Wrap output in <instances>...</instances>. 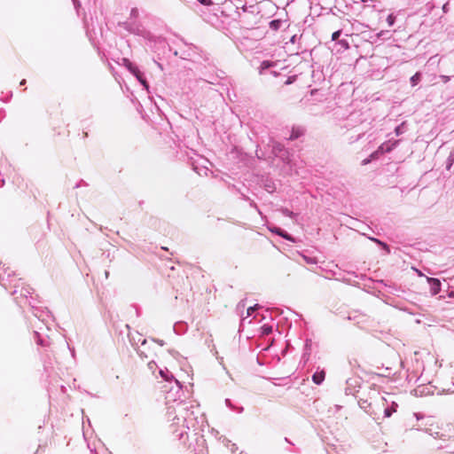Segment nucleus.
<instances>
[{
  "label": "nucleus",
  "mask_w": 454,
  "mask_h": 454,
  "mask_svg": "<svg viewBox=\"0 0 454 454\" xmlns=\"http://www.w3.org/2000/svg\"><path fill=\"white\" fill-rule=\"evenodd\" d=\"M177 397L173 393L166 395V416L171 434L182 444L186 445V440L189 438L188 432L192 430L194 435H199L204 430L207 421L198 405L177 401Z\"/></svg>",
  "instance_id": "1"
},
{
  "label": "nucleus",
  "mask_w": 454,
  "mask_h": 454,
  "mask_svg": "<svg viewBox=\"0 0 454 454\" xmlns=\"http://www.w3.org/2000/svg\"><path fill=\"white\" fill-rule=\"evenodd\" d=\"M160 374L161 378L168 382L171 387L170 389L167 392V395L170 393H173L176 395V397L178 396L180 398V392L182 391V385L181 383L175 379L173 374L166 368V369H160Z\"/></svg>",
  "instance_id": "2"
},
{
  "label": "nucleus",
  "mask_w": 454,
  "mask_h": 454,
  "mask_svg": "<svg viewBox=\"0 0 454 454\" xmlns=\"http://www.w3.org/2000/svg\"><path fill=\"white\" fill-rule=\"evenodd\" d=\"M122 27L128 32L139 36L145 37L147 35L146 30L137 21L127 20L122 23Z\"/></svg>",
  "instance_id": "3"
},
{
  "label": "nucleus",
  "mask_w": 454,
  "mask_h": 454,
  "mask_svg": "<svg viewBox=\"0 0 454 454\" xmlns=\"http://www.w3.org/2000/svg\"><path fill=\"white\" fill-rule=\"evenodd\" d=\"M382 399L387 404L390 403L389 406L384 408V417L390 418L392 414L396 411L398 404L395 401L389 400L387 398L383 397Z\"/></svg>",
  "instance_id": "4"
},
{
  "label": "nucleus",
  "mask_w": 454,
  "mask_h": 454,
  "mask_svg": "<svg viewBox=\"0 0 454 454\" xmlns=\"http://www.w3.org/2000/svg\"><path fill=\"white\" fill-rule=\"evenodd\" d=\"M427 283L430 286V292L432 295H436L441 291V281L438 278H427Z\"/></svg>",
  "instance_id": "5"
},
{
  "label": "nucleus",
  "mask_w": 454,
  "mask_h": 454,
  "mask_svg": "<svg viewBox=\"0 0 454 454\" xmlns=\"http://www.w3.org/2000/svg\"><path fill=\"white\" fill-rule=\"evenodd\" d=\"M122 64L134 76L139 74V72H141L138 67L132 63L129 59H122Z\"/></svg>",
  "instance_id": "6"
},
{
  "label": "nucleus",
  "mask_w": 454,
  "mask_h": 454,
  "mask_svg": "<svg viewBox=\"0 0 454 454\" xmlns=\"http://www.w3.org/2000/svg\"><path fill=\"white\" fill-rule=\"evenodd\" d=\"M400 140L387 141V143L382 144L379 147V151L381 153H390L393 149H395L399 145Z\"/></svg>",
  "instance_id": "7"
},
{
  "label": "nucleus",
  "mask_w": 454,
  "mask_h": 454,
  "mask_svg": "<svg viewBox=\"0 0 454 454\" xmlns=\"http://www.w3.org/2000/svg\"><path fill=\"white\" fill-rule=\"evenodd\" d=\"M195 440H196V444L198 445V448L192 447V444H189L187 446V448L189 450H191L192 451H193L195 454H203L205 440L202 438H200V439L197 438Z\"/></svg>",
  "instance_id": "8"
},
{
  "label": "nucleus",
  "mask_w": 454,
  "mask_h": 454,
  "mask_svg": "<svg viewBox=\"0 0 454 454\" xmlns=\"http://www.w3.org/2000/svg\"><path fill=\"white\" fill-rule=\"evenodd\" d=\"M325 378V370L317 371L312 375V381L316 385H321Z\"/></svg>",
  "instance_id": "9"
},
{
  "label": "nucleus",
  "mask_w": 454,
  "mask_h": 454,
  "mask_svg": "<svg viewBox=\"0 0 454 454\" xmlns=\"http://www.w3.org/2000/svg\"><path fill=\"white\" fill-rule=\"evenodd\" d=\"M346 384H347V387L345 389V393L346 395H353L354 394V391L349 387H356V386H358L359 384V380L358 379H356V378H351V379H348L346 380Z\"/></svg>",
  "instance_id": "10"
},
{
  "label": "nucleus",
  "mask_w": 454,
  "mask_h": 454,
  "mask_svg": "<svg viewBox=\"0 0 454 454\" xmlns=\"http://www.w3.org/2000/svg\"><path fill=\"white\" fill-rule=\"evenodd\" d=\"M304 134V129L298 127V128H293L291 134L288 137L289 140H295L301 137Z\"/></svg>",
  "instance_id": "11"
},
{
  "label": "nucleus",
  "mask_w": 454,
  "mask_h": 454,
  "mask_svg": "<svg viewBox=\"0 0 454 454\" xmlns=\"http://www.w3.org/2000/svg\"><path fill=\"white\" fill-rule=\"evenodd\" d=\"M225 404L226 406L231 410L232 411H235L237 413H242L243 411H244V408L242 406H238L236 404H234L231 399L229 398H226L225 399Z\"/></svg>",
  "instance_id": "12"
},
{
  "label": "nucleus",
  "mask_w": 454,
  "mask_h": 454,
  "mask_svg": "<svg viewBox=\"0 0 454 454\" xmlns=\"http://www.w3.org/2000/svg\"><path fill=\"white\" fill-rule=\"evenodd\" d=\"M276 65L275 62L273 61H270V60H263L261 65H260V67H259V74H262L263 72L272 67H274Z\"/></svg>",
  "instance_id": "13"
},
{
  "label": "nucleus",
  "mask_w": 454,
  "mask_h": 454,
  "mask_svg": "<svg viewBox=\"0 0 454 454\" xmlns=\"http://www.w3.org/2000/svg\"><path fill=\"white\" fill-rule=\"evenodd\" d=\"M137 78V80L140 82V84L144 87V89L149 92V84L144 75V73L143 72H139V74H137L135 76Z\"/></svg>",
  "instance_id": "14"
},
{
  "label": "nucleus",
  "mask_w": 454,
  "mask_h": 454,
  "mask_svg": "<svg viewBox=\"0 0 454 454\" xmlns=\"http://www.w3.org/2000/svg\"><path fill=\"white\" fill-rule=\"evenodd\" d=\"M422 79V74L420 72H416L410 79V82L411 87H415Z\"/></svg>",
  "instance_id": "15"
},
{
  "label": "nucleus",
  "mask_w": 454,
  "mask_h": 454,
  "mask_svg": "<svg viewBox=\"0 0 454 454\" xmlns=\"http://www.w3.org/2000/svg\"><path fill=\"white\" fill-rule=\"evenodd\" d=\"M263 188L270 193L274 192L276 190L274 182L269 179L265 180V182L263 183Z\"/></svg>",
  "instance_id": "16"
},
{
  "label": "nucleus",
  "mask_w": 454,
  "mask_h": 454,
  "mask_svg": "<svg viewBox=\"0 0 454 454\" xmlns=\"http://www.w3.org/2000/svg\"><path fill=\"white\" fill-rule=\"evenodd\" d=\"M311 346H312V340L310 339H306L305 344H304L303 357H307V359L309 358V356L310 355Z\"/></svg>",
  "instance_id": "17"
},
{
  "label": "nucleus",
  "mask_w": 454,
  "mask_h": 454,
  "mask_svg": "<svg viewBox=\"0 0 454 454\" xmlns=\"http://www.w3.org/2000/svg\"><path fill=\"white\" fill-rule=\"evenodd\" d=\"M192 167L193 170L200 176H207L208 172H210V170L206 167L199 168L194 164H192Z\"/></svg>",
  "instance_id": "18"
},
{
  "label": "nucleus",
  "mask_w": 454,
  "mask_h": 454,
  "mask_svg": "<svg viewBox=\"0 0 454 454\" xmlns=\"http://www.w3.org/2000/svg\"><path fill=\"white\" fill-rule=\"evenodd\" d=\"M34 335H35V341L38 345H41V346H48V341L43 340L42 337H41V334L38 331H35L34 332Z\"/></svg>",
  "instance_id": "19"
},
{
  "label": "nucleus",
  "mask_w": 454,
  "mask_h": 454,
  "mask_svg": "<svg viewBox=\"0 0 454 454\" xmlns=\"http://www.w3.org/2000/svg\"><path fill=\"white\" fill-rule=\"evenodd\" d=\"M282 20H273L270 22L269 27L271 30L277 31L281 27Z\"/></svg>",
  "instance_id": "20"
},
{
  "label": "nucleus",
  "mask_w": 454,
  "mask_h": 454,
  "mask_svg": "<svg viewBox=\"0 0 454 454\" xmlns=\"http://www.w3.org/2000/svg\"><path fill=\"white\" fill-rule=\"evenodd\" d=\"M138 16H139V11L137 8L134 7L130 10V13H129V17L128 20L137 21V19L138 18Z\"/></svg>",
  "instance_id": "21"
},
{
  "label": "nucleus",
  "mask_w": 454,
  "mask_h": 454,
  "mask_svg": "<svg viewBox=\"0 0 454 454\" xmlns=\"http://www.w3.org/2000/svg\"><path fill=\"white\" fill-rule=\"evenodd\" d=\"M454 164V151H451L446 160V169L450 170Z\"/></svg>",
  "instance_id": "22"
},
{
  "label": "nucleus",
  "mask_w": 454,
  "mask_h": 454,
  "mask_svg": "<svg viewBox=\"0 0 454 454\" xmlns=\"http://www.w3.org/2000/svg\"><path fill=\"white\" fill-rule=\"evenodd\" d=\"M278 236L293 243L295 242L294 238L284 230H282L280 233H278Z\"/></svg>",
  "instance_id": "23"
},
{
  "label": "nucleus",
  "mask_w": 454,
  "mask_h": 454,
  "mask_svg": "<svg viewBox=\"0 0 454 454\" xmlns=\"http://www.w3.org/2000/svg\"><path fill=\"white\" fill-rule=\"evenodd\" d=\"M372 241H374L375 243H377L378 245H380L384 250H386L387 253H390V248H389V246L380 240L379 239H376V238H372L371 239Z\"/></svg>",
  "instance_id": "24"
},
{
  "label": "nucleus",
  "mask_w": 454,
  "mask_h": 454,
  "mask_svg": "<svg viewBox=\"0 0 454 454\" xmlns=\"http://www.w3.org/2000/svg\"><path fill=\"white\" fill-rule=\"evenodd\" d=\"M229 187H230V188H231V189H233V190H235L238 193H239V194H240V199H241V200H245V201H249V200H251L248 196H247L246 194H244L243 192H241V191H240L239 188H237V187H236V185H234V184H230V185H229Z\"/></svg>",
  "instance_id": "25"
},
{
  "label": "nucleus",
  "mask_w": 454,
  "mask_h": 454,
  "mask_svg": "<svg viewBox=\"0 0 454 454\" xmlns=\"http://www.w3.org/2000/svg\"><path fill=\"white\" fill-rule=\"evenodd\" d=\"M272 325L265 324L261 327V333L262 335H269L272 333Z\"/></svg>",
  "instance_id": "26"
},
{
  "label": "nucleus",
  "mask_w": 454,
  "mask_h": 454,
  "mask_svg": "<svg viewBox=\"0 0 454 454\" xmlns=\"http://www.w3.org/2000/svg\"><path fill=\"white\" fill-rule=\"evenodd\" d=\"M279 211L282 213V215L290 218H295L296 216V214H294L293 211L289 210L286 207H281Z\"/></svg>",
  "instance_id": "27"
},
{
  "label": "nucleus",
  "mask_w": 454,
  "mask_h": 454,
  "mask_svg": "<svg viewBox=\"0 0 454 454\" xmlns=\"http://www.w3.org/2000/svg\"><path fill=\"white\" fill-rule=\"evenodd\" d=\"M405 132V122H402L395 129V133L396 136H400Z\"/></svg>",
  "instance_id": "28"
},
{
  "label": "nucleus",
  "mask_w": 454,
  "mask_h": 454,
  "mask_svg": "<svg viewBox=\"0 0 454 454\" xmlns=\"http://www.w3.org/2000/svg\"><path fill=\"white\" fill-rule=\"evenodd\" d=\"M395 20H396L395 16L393 13H390L387 17V23L388 24L389 27H392L395 24Z\"/></svg>",
  "instance_id": "29"
},
{
  "label": "nucleus",
  "mask_w": 454,
  "mask_h": 454,
  "mask_svg": "<svg viewBox=\"0 0 454 454\" xmlns=\"http://www.w3.org/2000/svg\"><path fill=\"white\" fill-rule=\"evenodd\" d=\"M260 308V305L259 304H254V306H251L249 307L247 309V317H248L249 316H251L254 310H256L257 309Z\"/></svg>",
  "instance_id": "30"
},
{
  "label": "nucleus",
  "mask_w": 454,
  "mask_h": 454,
  "mask_svg": "<svg viewBox=\"0 0 454 454\" xmlns=\"http://www.w3.org/2000/svg\"><path fill=\"white\" fill-rule=\"evenodd\" d=\"M52 363L51 361L49 362H46L44 361L43 362V368H44V371L46 373L50 374L51 373V369L52 368Z\"/></svg>",
  "instance_id": "31"
},
{
  "label": "nucleus",
  "mask_w": 454,
  "mask_h": 454,
  "mask_svg": "<svg viewBox=\"0 0 454 454\" xmlns=\"http://www.w3.org/2000/svg\"><path fill=\"white\" fill-rule=\"evenodd\" d=\"M248 203L252 208L255 209L257 211V213L262 215V212H261L260 208L258 207L257 204L253 200H250L248 201Z\"/></svg>",
  "instance_id": "32"
},
{
  "label": "nucleus",
  "mask_w": 454,
  "mask_h": 454,
  "mask_svg": "<svg viewBox=\"0 0 454 454\" xmlns=\"http://www.w3.org/2000/svg\"><path fill=\"white\" fill-rule=\"evenodd\" d=\"M268 229L270 232H272L278 236V233H280V231H282L281 228L277 227V226L268 227Z\"/></svg>",
  "instance_id": "33"
},
{
  "label": "nucleus",
  "mask_w": 454,
  "mask_h": 454,
  "mask_svg": "<svg viewBox=\"0 0 454 454\" xmlns=\"http://www.w3.org/2000/svg\"><path fill=\"white\" fill-rule=\"evenodd\" d=\"M338 43L345 50L348 49L349 47L348 41L345 39L340 40Z\"/></svg>",
  "instance_id": "34"
},
{
  "label": "nucleus",
  "mask_w": 454,
  "mask_h": 454,
  "mask_svg": "<svg viewBox=\"0 0 454 454\" xmlns=\"http://www.w3.org/2000/svg\"><path fill=\"white\" fill-rule=\"evenodd\" d=\"M341 35V30H337L332 35V41H337Z\"/></svg>",
  "instance_id": "35"
},
{
  "label": "nucleus",
  "mask_w": 454,
  "mask_h": 454,
  "mask_svg": "<svg viewBox=\"0 0 454 454\" xmlns=\"http://www.w3.org/2000/svg\"><path fill=\"white\" fill-rule=\"evenodd\" d=\"M197 2L204 6H209L213 4L212 0H197Z\"/></svg>",
  "instance_id": "36"
},
{
  "label": "nucleus",
  "mask_w": 454,
  "mask_h": 454,
  "mask_svg": "<svg viewBox=\"0 0 454 454\" xmlns=\"http://www.w3.org/2000/svg\"><path fill=\"white\" fill-rule=\"evenodd\" d=\"M20 294L25 296L26 298L28 297V295L31 294L30 290L28 288H22L20 291Z\"/></svg>",
  "instance_id": "37"
},
{
  "label": "nucleus",
  "mask_w": 454,
  "mask_h": 454,
  "mask_svg": "<svg viewBox=\"0 0 454 454\" xmlns=\"http://www.w3.org/2000/svg\"><path fill=\"white\" fill-rule=\"evenodd\" d=\"M440 79H441L444 83H447L448 82H450V76L442 74V75H440Z\"/></svg>",
  "instance_id": "38"
},
{
  "label": "nucleus",
  "mask_w": 454,
  "mask_h": 454,
  "mask_svg": "<svg viewBox=\"0 0 454 454\" xmlns=\"http://www.w3.org/2000/svg\"><path fill=\"white\" fill-rule=\"evenodd\" d=\"M245 306H246V304H245V301H244V300H242V301H240L239 302V304H238L237 308H238V309H240V308H241V309H244V308H245Z\"/></svg>",
  "instance_id": "39"
},
{
  "label": "nucleus",
  "mask_w": 454,
  "mask_h": 454,
  "mask_svg": "<svg viewBox=\"0 0 454 454\" xmlns=\"http://www.w3.org/2000/svg\"><path fill=\"white\" fill-rule=\"evenodd\" d=\"M230 449H231V452H235V451H237V450H238V446H237L235 443H231V448H230Z\"/></svg>",
  "instance_id": "40"
},
{
  "label": "nucleus",
  "mask_w": 454,
  "mask_h": 454,
  "mask_svg": "<svg viewBox=\"0 0 454 454\" xmlns=\"http://www.w3.org/2000/svg\"><path fill=\"white\" fill-rule=\"evenodd\" d=\"M137 354L139 355L140 357H147V356L145 354L144 351L140 350V349H137Z\"/></svg>",
  "instance_id": "41"
},
{
  "label": "nucleus",
  "mask_w": 454,
  "mask_h": 454,
  "mask_svg": "<svg viewBox=\"0 0 454 454\" xmlns=\"http://www.w3.org/2000/svg\"><path fill=\"white\" fill-rule=\"evenodd\" d=\"M153 340L157 342L160 346H164L165 345V341L162 340H155V339H153Z\"/></svg>",
  "instance_id": "42"
},
{
  "label": "nucleus",
  "mask_w": 454,
  "mask_h": 454,
  "mask_svg": "<svg viewBox=\"0 0 454 454\" xmlns=\"http://www.w3.org/2000/svg\"><path fill=\"white\" fill-rule=\"evenodd\" d=\"M448 5H449V3H446V4H443V6H442V11H443V12H444V13H447V12H448V10H449V9H448Z\"/></svg>",
  "instance_id": "43"
},
{
  "label": "nucleus",
  "mask_w": 454,
  "mask_h": 454,
  "mask_svg": "<svg viewBox=\"0 0 454 454\" xmlns=\"http://www.w3.org/2000/svg\"><path fill=\"white\" fill-rule=\"evenodd\" d=\"M68 348H69V350H70V352H71L72 356H73V357H74V356H75V350H74V348H71V347L68 345Z\"/></svg>",
  "instance_id": "44"
},
{
  "label": "nucleus",
  "mask_w": 454,
  "mask_h": 454,
  "mask_svg": "<svg viewBox=\"0 0 454 454\" xmlns=\"http://www.w3.org/2000/svg\"><path fill=\"white\" fill-rule=\"evenodd\" d=\"M294 77H288V79L286 82V84H291L293 82Z\"/></svg>",
  "instance_id": "45"
},
{
  "label": "nucleus",
  "mask_w": 454,
  "mask_h": 454,
  "mask_svg": "<svg viewBox=\"0 0 454 454\" xmlns=\"http://www.w3.org/2000/svg\"><path fill=\"white\" fill-rule=\"evenodd\" d=\"M73 1V4L75 7H77L78 5H80V3H79V0H72Z\"/></svg>",
  "instance_id": "46"
},
{
  "label": "nucleus",
  "mask_w": 454,
  "mask_h": 454,
  "mask_svg": "<svg viewBox=\"0 0 454 454\" xmlns=\"http://www.w3.org/2000/svg\"><path fill=\"white\" fill-rule=\"evenodd\" d=\"M385 33H386L385 31H380V32L377 35V36H378V37H381Z\"/></svg>",
  "instance_id": "47"
},
{
  "label": "nucleus",
  "mask_w": 454,
  "mask_h": 454,
  "mask_svg": "<svg viewBox=\"0 0 454 454\" xmlns=\"http://www.w3.org/2000/svg\"><path fill=\"white\" fill-rule=\"evenodd\" d=\"M370 162V159H365L363 160V165H365Z\"/></svg>",
  "instance_id": "48"
},
{
  "label": "nucleus",
  "mask_w": 454,
  "mask_h": 454,
  "mask_svg": "<svg viewBox=\"0 0 454 454\" xmlns=\"http://www.w3.org/2000/svg\"><path fill=\"white\" fill-rule=\"evenodd\" d=\"M4 184V179L0 178V187H2Z\"/></svg>",
  "instance_id": "49"
},
{
  "label": "nucleus",
  "mask_w": 454,
  "mask_h": 454,
  "mask_svg": "<svg viewBox=\"0 0 454 454\" xmlns=\"http://www.w3.org/2000/svg\"><path fill=\"white\" fill-rule=\"evenodd\" d=\"M138 341H141V345H145L146 343L145 339H143L142 340L139 339Z\"/></svg>",
  "instance_id": "50"
},
{
  "label": "nucleus",
  "mask_w": 454,
  "mask_h": 454,
  "mask_svg": "<svg viewBox=\"0 0 454 454\" xmlns=\"http://www.w3.org/2000/svg\"><path fill=\"white\" fill-rule=\"evenodd\" d=\"M25 84H26V80H25V79H23V80L20 82V86H23V85H25Z\"/></svg>",
  "instance_id": "51"
},
{
  "label": "nucleus",
  "mask_w": 454,
  "mask_h": 454,
  "mask_svg": "<svg viewBox=\"0 0 454 454\" xmlns=\"http://www.w3.org/2000/svg\"><path fill=\"white\" fill-rule=\"evenodd\" d=\"M295 39H296V35H293L292 38H291V42L292 43H294L295 42Z\"/></svg>",
  "instance_id": "52"
},
{
  "label": "nucleus",
  "mask_w": 454,
  "mask_h": 454,
  "mask_svg": "<svg viewBox=\"0 0 454 454\" xmlns=\"http://www.w3.org/2000/svg\"><path fill=\"white\" fill-rule=\"evenodd\" d=\"M153 364H154V362H150V363L148 364V365H149V367H150L151 369L153 368Z\"/></svg>",
  "instance_id": "53"
},
{
  "label": "nucleus",
  "mask_w": 454,
  "mask_h": 454,
  "mask_svg": "<svg viewBox=\"0 0 454 454\" xmlns=\"http://www.w3.org/2000/svg\"><path fill=\"white\" fill-rule=\"evenodd\" d=\"M317 92V90H311V95H315Z\"/></svg>",
  "instance_id": "54"
},
{
  "label": "nucleus",
  "mask_w": 454,
  "mask_h": 454,
  "mask_svg": "<svg viewBox=\"0 0 454 454\" xmlns=\"http://www.w3.org/2000/svg\"><path fill=\"white\" fill-rule=\"evenodd\" d=\"M105 275H106V278H108L109 272L106 270V271L105 272Z\"/></svg>",
  "instance_id": "55"
}]
</instances>
